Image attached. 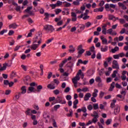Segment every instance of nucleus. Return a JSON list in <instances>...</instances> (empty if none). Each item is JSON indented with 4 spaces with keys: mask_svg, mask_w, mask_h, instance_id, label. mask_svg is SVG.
Instances as JSON below:
<instances>
[{
    "mask_svg": "<svg viewBox=\"0 0 128 128\" xmlns=\"http://www.w3.org/2000/svg\"><path fill=\"white\" fill-rule=\"evenodd\" d=\"M113 58L115 60H118L120 58V56L118 54H115L113 56Z\"/></svg>",
    "mask_w": 128,
    "mask_h": 128,
    "instance_id": "nucleus-49",
    "label": "nucleus"
},
{
    "mask_svg": "<svg viewBox=\"0 0 128 128\" xmlns=\"http://www.w3.org/2000/svg\"><path fill=\"white\" fill-rule=\"evenodd\" d=\"M8 32V30H2L0 32V36H2V34H4L7 32Z\"/></svg>",
    "mask_w": 128,
    "mask_h": 128,
    "instance_id": "nucleus-37",
    "label": "nucleus"
},
{
    "mask_svg": "<svg viewBox=\"0 0 128 128\" xmlns=\"http://www.w3.org/2000/svg\"><path fill=\"white\" fill-rule=\"evenodd\" d=\"M36 36L39 37L38 42H40L42 43V32H38V34Z\"/></svg>",
    "mask_w": 128,
    "mask_h": 128,
    "instance_id": "nucleus-13",
    "label": "nucleus"
},
{
    "mask_svg": "<svg viewBox=\"0 0 128 128\" xmlns=\"http://www.w3.org/2000/svg\"><path fill=\"white\" fill-rule=\"evenodd\" d=\"M44 16H45V18H44V20H48L50 18V14L46 12L44 13Z\"/></svg>",
    "mask_w": 128,
    "mask_h": 128,
    "instance_id": "nucleus-15",
    "label": "nucleus"
},
{
    "mask_svg": "<svg viewBox=\"0 0 128 128\" xmlns=\"http://www.w3.org/2000/svg\"><path fill=\"white\" fill-rule=\"evenodd\" d=\"M62 24H64V22L62 20H60V22H58L57 26H62Z\"/></svg>",
    "mask_w": 128,
    "mask_h": 128,
    "instance_id": "nucleus-56",
    "label": "nucleus"
},
{
    "mask_svg": "<svg viewBox=\"0 0 128 128\" xmlns=\"http://www.w3.org/2000/svg\"><path fill=\"white\" fill-rule=\"evenodd\" d=\"M112 122V119H108L106 122V124L107 126L110 124Z\"/></svg>",
    "mask_w": 128,
    "mask_h": 128,
    "instance_id": "nucleus-32",
    "label": "nucleus"
},
{
    "mask_svg": "<svg viewBox=\"0 0 128 128\" xmlns=\"http://www.w3.org/2000/svg\"><path fill=\"white\" fill-rule=\"evenodd\" d=\"M10 82H8V80H4V84H5V86H8Z\"/></svg>",
    "mask_w": 128,
    "mask_h": 128,
    "instance_id": "nucleus-62",
    "label": "nucleus"
},
{
    "mask_svg": "<svg viewBox=\"0 0 128 128\" xmlns=\"http://www.w3.org/2000/svg\"><path fill=\"white\" fill-rule=\"evenodd\" d=\"M39 37L38 36H36L33 38V44H36V42H38V40Z\"/></svg>",
    "mask_w": 128,
    "mask_h": 128,
    "instance_id": "nucleus-20",
    "label": "nucleus"
},
{
    "mask_svg": "<svg viewBox=\"0 0 128 128\" xmlns=\"http://www.w3.org/2000/svg\"><path fill=\"white\" fill-rule=\"evenodd\" d=\"M120 20V24H124L126 22V20H124V19L123 18H120L119 19Z\"/></svg>",
    "mask_w": 128,
    "mask_h": 128,
    "instance_id": "nucleus-48",
    "label": "nucleus"
},
{
    "mask_svg": "<svg viewBox=\"0 0 128 128\" xmlns=\"http://www.w3.org/2000/svg\"><path fill=\"white\" fill-rule=\"evenodd\" d=\"M59 104H66V100H62V98L60 100V101L59 102Z\"/></svg>",
    "mask_w": 128,
    "mask_h": 128,
    "instance_id": "nucleus-28",
    "label": "nucleus"
},
{
    "mask_svg": "<svg viewBox=\"0 0 128 128\" xmlns=\"http://www.w3.org/2000/svg\"><path fill=\"white\" fill-rule=\"evenodd\" d=\"M112 68L116 70H120V65L116 60H114L112 62Z\"/></svg>",
    "mask_w": 128,
    "mask_h": 128,
    "instance_id": "nucleus-3",
    "label": "nucleus"
},
{
    "mask_svg": "<svg viewBox=\"0 0 128 128\" xmlns=\"http://www.w3.org/2000/svg\"><path fill=\"white\" fill-rule=\"evenodd\" d=\"M120 108L118 105H116V108H114V116H117L120 114Z\"/></svg>",
    "mask_w": 128,
    "mask_h": 128,
    "instance_id": "nucleus-6",
    "label": "nucleus"
},
{
    "mask_svg": "<svg viewBox=\"0 0 128 128\" xmlns=\"http://www.w3.org/2000/svg\"><path fill=\"white\" fill-rule=\"evenodd\" d=\"M52 40H54V38H51L50 39H48L47 42H46V43L47 44H50V42H52Z\"/></svg>",
    "mask_w": 128,
    "mask_h": 128,
    "instance_id": "nucleus-53",
    "label": "nucleus"
},
{
    "mask_svg": "<svg viewBox=\"0 0 128 128\" xmlns=\"http://www.w3.org/2000/svg\"><path fill=\"white\" fill-rule=\"evenodd\" d=\"M71 16L72 17V22H76V20H78V18H76V12H72L71 13Z\"/></svg>",
    "mask_w": 128,
    "mask_h": 128,
    "instance_id": "nucleus-7",
    "label": "nucleus"
},
{
    "mask_svg": "<svg viewBox=\"0 0 128 128\" xmlns=\"http://www.w3.org/2000/svg\"><path fill=\"white\" fill-rule=\"evenodd\" d=\"M102 44H108V40H106V38H104L102 41Z\"/></svg>",
    "mask_w": 128,
    "mask_h": 128,
    "instance_id": "nucleus-38",
    "label": "nucleus"
},
{
    "mask_svg": "<svg viewBox=\"0 0 128 128\" xmlns=\"http://www.w3.org/2000/svg\"><path fill=\"white\" fill-rule=\"evenodd\" d=\"M43 118L44 120H46V118H50V115L46 113H44L43 115Z\"/></svg>",
    "mask_w": 128,
    "mask_h": 128,
    "instance_id": "nucleus-23",
    "label": "nucleus"
},
{
    "mask_svg": "<svg viewBox=\"0 0 128 128\" xmlns=\"http://www.w3.org/2000/svg\"><path fill=\"white\" fill-rule=\"evenodd\" d=\"M28 92H36V90H34V88L33 86H30L28 88Z\"/></svg>",
    "mask_w": 128,
    "mask_h": 128,
    "instance_id": "nucleus-17",
    "label": "nucleus"
},
{
    "mask_svg": "<svg viewBox=\"0 0 128 128\" xmlns=\"http://www.w3.org/2000/svg\"><path fill=\"white\" fill-rule=\"evenodd\" d=\"M82 92H88V88H83L82 89Z\"/></svg>",
    "mask_w": 128,
    "mask_h": 128,
    "instance_id": "nucleus-64",
    "label": "nucleus"
},
{
    "mask_svg": "<svg viewBox=\"0 0 128 128\" xmlns=\"http://www.w3.org/2000/svg\"><path fill=\"white\" fill-rule=\"evenodd\" d=\"M47 88H50V90H54V88H56V86H54V84H48L47 86Z\"/></svg>",
    "mask_w": 128,
    "mask_h": 128,
    "instance_id": "nucleus-12",
    "label": "nucleus"
},
{
    "mask_svg": "<svg viewBox=\"0 0 128 128\" xmlns=\"http://www.w3.org/2000/svg\"><path fill=\"white\" fill-rule=\"evenodd\" d=\"M21 68H22V70H24V72H26L28 70V67L26 66H24V64H22L21 65Z\"/></svg>",
    "mask_w": 128,
    "mask_h": 128,
    "instance_id": "nucleus-33",
    "label": "nucleus"
},
{
    "mask_svg": "<svg viewBox=\"0 0 128 128\" xmlns=\"http://www.w3.org/2000/svg\"><path fill=\"white\" fill-rule=\"evenodd\" d=\"M126 32V28H123L122 30L120 31V34H124Z\"/></svg>",
    "mask_w": 128,
    "mask_h": 128,
    "instance_id": "nucleus-58",
    "label": "nucleus"
},
{
    "mask_svg": "<svg viewBox=\"0 0 128 128\" xmlns=\"http://www.w3.org/2000/svg\"><path fill=\"white\" fill-rule=\"evenodd\" d=\"M21 90L22 94H24L26 92V86H22L21 88Z\"/></svg>",
    "mask_w": 128,
    "mask_h": 128,
    "instance_id": "nucleus-11",
    "label": "nucleus"
},
{
    "mask_svg": "<svg viewBox=\"0 0 128 128\" xmlns=\"http://www.w3.org/2000/svg\"><path fill=\"white\" fill-rule=\"evenodd\" d=\"M96 58L98 60H100L102 58V54H100V53H98L96 54Z\"/></svg>",
    "mask_w": 128,
    "mask_h": 128,
    "instance_id": "nucleus-39",
    "label": "nucleus"
},
{
    "mask_svg": "<svg viewBox=\"0 0 128 128\" xmlns=\"http://www.w3.org/2000/svg\"><path fill=\"white\" fill-rule=\"evenodd\" d=\"M50 6H51V8H52V10L56 8V6H57L56 4H50Z\"/></svg>",
    "mask_w": 128,
    "mask_h": 128,
    "instance_id": "nucleus-46",
    "label": "nucleus"
},
{
    "mask_svg": "<svg viewBox=\"0 0 128 128\" xmlns=\"http://www.w3.org/2000/svg\"><path fill=\"white\" fill-rule=\"evenodd\" d=\"M94 114H92V116H95V117H97V118H98V112L96 111H94Z\"/></svg>",
    "mask_w": 128,
    "mask_h": 128,
    "instance_id": "nucleus-34",
    "label": "nucleus"
},
{
    "mask_svg": "<svg viewBox=\"0 0 128 128\" xmlns=\"http://www.w3.org/2000/svg\"><path fill=\"white\" fill-rule=\"evenodd\" d=\"M80 75L81 76L82 78H84V74L82 72V70H80L76 74V76L72 79V82L73 84H74V88H76L78 86L76 84H78V80H80Z\"/></svg>",
    "mask_w": 128,
    "mask_h": 128,
    "instance_id": "nucleus-1",
    "label": "nucleus"
},
{
    "mask_svg": "<svg viewBox=\"0 0 128 128\" xmlns=\"http://www.w3.org/2000/svg\"><path fill=\"white\" fill-rule=\"evenodd\" d=\"M108 49V46H105L104 48H100L101 52H106Z\"/></svg>",
    "mask_w": 128,
    "mask_h": 128,
    "instance_id": "nucleus-21",
    "label": "nucleus"
},
{
    "mask_svg": "<svg viewBox=\"0 0 128 128\" xmlns=\"http://www.w3.org/2000/svg\"><path fill=\"white\" fill-rule=\"evenodd\" d=\"M8 66V64L5 63L3 64V66L0 68V72H2V70H6V66Z\"/></svg>",
    "mask_w": 128,
    "mask_h": 128,
    "instance_id": "nucleus-10",
    "label": "nucleus"
},
{
    "mask_svg": "<svg viewBox=\"0 0 128 128\" xmlns=\"http://www.w3.org/2000/svg\"><path fill=\"white\" fill-rule=\"evenodd\" d=\"M18 26L16 23L14 22L10 25H9L10 28H14V30L18 28Z\"/></svg>",
    "mask_w": 128,
    "mask_h": 128,
    "instance_id": "nucleus-9",
    "label": "nucleus"
},
{
    "mask_svg": "<svg viewBox=\"0 0 128 128\" xmlns=\"http://www.w3.org/2000/svg\"><path fill=\"white\" fill-rule=\"evenodd\" d=\"M116 74H118V70H114L113 74H112V76L116 78Z\"/></svg>",
    "mask_w": 128,
    "mask_h": 128,
    "instance_id": "nucleus-29",
    "label": "nucleus"
},
{
    "mask_svg": "<svg viewBox=\"0 0 128 128\" xmlns=\"http://www.w3.org/2000/svg\"><path fill=\"white\" fill-rule=\"evenodd\" d=\"M102 34H106V28H102Z\"/></svg>",
    "mask_w": 128,
    "mask_h": 128,
    "instance_id": "nucleus-40",
    "label": "nucleus"
},
{
    "mask_svg": "<svg viewBox=\"0 0 128 128\" xmlns=\"http://www.w3.org/2000/svg\"><path fill=\"white\" fill-rule=\"evenodd\" d=\"M54 94L56 96L60 94V90H54Z\"/></svg>",
    "mask_w": 128,
    "mask_h": 128,
    "instance_id": "nucleus-50",
    "label": "nucleus"
},
{
    "mask_svg": "<svg viewBox=\"0 0 128 128\" xmlns=\"http://www.w3.org/2000/svg\"><path fill=\"white\" fill-rule=\"evenodd\" d=\"M62 96H58L55 100L57 104H59L60 102V100H62Z\"/></svg>",
    "mask_w": 128,
    "mask_h": 128,
    "instance_id": "nucleus-19",
    "label": "nucleus"
},
{
    "mask_svg": "<svg viewBox=\"0 0 128 128\" xmlns=\"http://www.w3.org/2000/svg\"><path fill=\"white\" fill-rule=\"evenodd\" d=\"M98 90L94 89V92L92 93V94L93 98H96V96H98Z\"/></svg>",
    "mask_w": 128,
    "mask_h": 128,
    "instance_id": "nucleus-14",
    "label": "nucleus"
},
{
    "mask_svg": "<svg viewBox=\"0 0 128 128\" xmlns=\"http://www.w3.org/2000/svg\"><path fill=\"white\" fill-rule=\"evenodd\" d=\"M28 22H30V24H33L34 21L32 20V18H29L28 20Z\"/></svg>",
    "mask_w": 128,
    "mask_h": 128,
    "instance_id": "nucleus-57",
    "label": "nucleus"
},
{
    "mask_svg": "<svg viewBox=\"0 0 128 128\" xmlns=\"http://www.w3.org/2000/svg\"><path fill=\"white\" fill-rule=\"evenodd\" d=\"M14 34V31L12 30H10L9 31V32L8 33V34L9 36H12Z\"/></svg>",
    "mask_w": 128,
    "mask_h": 128,
    "instance_id": "nucleus-52",
    "label": "nucleus"
},
{
    "mask_svg": "<svg viewBox=\"0 0 128 128\" xmlns=\"http://www.w3.org/2000/svg\"><path fill=\"white\" fill-rule=\"evenodd\" d=\"M116 88H122V86L118 83L116 84Z\"/></svg>",
    "mask_w": 128,
    "mask_h": 128,
    "instance_id": "nucleus-59",
    "label": "nucleus"
},
{
    "mask_svg": "<svg viewBox=\"0 0 128 128\" xmlns=\"http://www.w3.org/2000/svg\"><path fill=\"white\" fill-rule=\"evenodd\" d=\"M72 58V57L70 56L68 58V59H65L64 60H62V62L59 64V67L63 68L64 64L68 62V60H71Z\"/></svg>",
    "mask_w": 128,
    "mask_h": 128,
    "instance_id": "nucleus-5",
    "label": "nucleus"
},
{
    "mask_svg": "<svg viewBox=\"0 0 128 128\" xmlns=\"http://www.w3.org/2000/svg\"><path fill=\"white\" fill-rule=\"evenodd\" d=\"M80 110L81 112H86V107H82Z\"/></svg>",
    "mask_w": 128,
    "mask_h": 128,
    "instance_id": "nucleus-42",
    "label": "nucleus"
},
{
    "mask_svg": "<svg viewBox=\"0 0 128 128\" xmlns=\"http://www.w3.org/2000/svg\"><path fill=\"white\" fill-rule=\"evenodd\" d=\"M94 110H98V104H94Z\"/></svg>",
    "mask_w": 128,
    "mask_h": 128,
    "instance_id": "nucleus-45",
    "label": "nucleus"
},
{
    "mask_svg": "<svg viewBox=\"0 0 128 128\" xmlns=\"http://www.w3.org/2000/svg\"><path fill=\"white\" fill-rule=\"evenodd\" d=\"M16 76V72H12V74H10V78H14Z\"/></svg>",
    "mask_w": 128,
    "mask_h": 128,
    "instance_id": "nucleus-31",
    "label": "nucleus"
},
{
    "mask_svg": "<svg viewBox=\"0 0 128 128\" xmlns=\"http://www.w3.org/2000/svg\"><path fill=\"white\" fill-rule=\"evenodd\" d=\"M38 44H35L34 43H33V44L30 46L31 50H36V48H38L40 46V44L42 42H40V41H38Z\"/></svg>",
    "mask_w": 128,
    "mask_h": 128,
    "instance_id": "nucleus-4",
    "label": "nucleus"
},
{
    "mask_svg": "<svg viewBox=\"0 0 128 128\" xmlns=\"http://www.w3.org/2000/svg\"><path fill=\"white\" fill-rule=\"evenodd\" d=\"M53 82L54 84H56V86H58V84H60V81H58V79H54Z\"/></svg>",
    "mask_w": 128,
    "mask_h": 128,
    "instance_id": "nucleus-30",
    "label": "nucleus"
},
{
    "mask_svg": "<svg viewBox=\"0 0 128 128\" xmlns=\"http://www.w3.org/2000/svg\"><path fill=\"white\" fill-rule=\"evenodd\" d=\"M37 90H36V92H40L42 90V85H39L36 88Z\"/></svg>",
    "mask_w": 128,
    "mask_h": 128,
    "instance_id": "nucleus-16",
    "label": "nucleus"
},
{
    "mask_svg": "<svg viewBox=\"0 0 128 128\" xmlns=\"http://www.w3.org/2000/svg\"><path fill=\"white\" fill-rule=\"evenodd\" d=\"M60 108V104H57L54 106V110H58V108Z\"/></svg>",
    "mask_w": 128,
    "mask_h": 128,
    "instance_id": "nucleus-35",
    "label": "nucleus"
},
{
    "mask_svg": "<svg viewBox=\"0 0 128 128\" xmlns=\"http://www.w3.org/2000/svg\"><path fill=\"white\" fill-rule=\"evenodd\" d=\"M68 68H72V66H74V64H72V62H69L68 63Z\"/></svg>",
    "mask_w": 128,
    "mask_h": 128,
    "instance_id": "nucleus-24",
    "label": "nucleus"
},
{
    "mask_svg": "<svg viewBox=\"0 0 128 128\" xmlns=\"http://www.w3.org/2000/svg\"><path fill=\"white\" fill-rule=\"evenodd\" d=\"M88 110H92V104H90L88 106Z\"/></svg>",
    "mask_w": 128,
    "mask_h": 128,
    "instance_id": "nucleus-61",
    "label": "nucleus"
},
{
    "mask_svg": "<svg viewBox=\"0 0 128 128\" xmlns=\"http://www.w3.org/2000/svg\"><path fill=\"white\" fill-rule=\"evenodd\" d=\"M90 96H92V94H90V92L86 94L85 95V98H90Z\"/></svg>",
    "mask_w": 128,
    "mask_h": 128,
    "instance_id": "nucleus-47",
    "label": "nucleus"
},
{
    "mask_svg": "<svg viewBox=\"0 0 128 128\" xmlns=\"http://www.w3.org/2000/svg\"><path fill=\"white\" fill-rule=\"evenodd\" d=\"M85 50L84 49H82L81 50H78V56H77V58H80L82 56V54L84 52Z\"/></svg>",
    "mask_w": 128,
    "mask_h": 128,
    "instance_id": "nucleus-8",
    "label": "nucleus"
},
{
    "mask_svg": "<svg viewBox=\"0 0 128 128\" xmlns=\"http://www.w3.org/2000/svg\"><path fill=\"white\" fill-rule=\"evenodd\" d=\"M62 2L60 1H57L56 3V6H62Z\"/></svg>",
    "mask_w": 128,
    "mask_h": 128,
    "instance_id": "nucleus-43",
    "label": "nucleus"
},
{
    "mask_svg": "<svg viewBox=\"0 0 128 128\" xmlns=\"http://www.w3.org/2000/svg\"><path fill=\"white\" fill-rule=\"evenodd\" d=\"M54 100H56V97L53 96L49 98V102H54Z\"/></svg>",
    "mask_w": 128,
    "mask_h": 128,
    "instance_id": "nucleus-41",
    "label": "nucleus"
},
{
    "mask_svg": "<svg viewBox=\"0 0 128 128\" xmlns=\"http://www.w3.org/2000/svg\"><path fill=\"white\" fill-rule=\"evenodd\" d=\"M92 70H88L87 72V74L88 76H92Z\"/></svg>",
    "mask_w": 128,
    "mask_h": 128,
    "instance_id": "nucleus-36",
    "label": "nucleus"
},
{
    "mask_svg": "<svg viewBox=\"0 0 128 128\" xmlns=\"http://www.w3.org/2000/svg\"><path fill=\"white\" fill-rule=\"evenodd\" d=\"M16 12H20V6H18V5L16 6Z\"/></svg>",
    "mask_w": 128,
    "mask_h": 128,
    "instance_id": "nucleus-54",
    "label": "nucleus"
},
{
    "mask_svg": "<svg viewBox=\"0 0 128 128\" xmlns=\"http://www.w3.org/2000/svg\"><path fill=\"white\" fill-rule=\"evenodd\" d=\"M95 80L96 82H102V78H100V76L96 77Z\"/></svg>",
    "mask_w": 128,
    "mask_h": 128,
    "instance_id": "nucleus-22",
    "label": "nucleus"
},
{
    "mask_svg": "<svg viewBox=\"0 0 128 128\" xmlns=\"http://www.w3.org/2000/svg\"><path fill=\"white\" fill-rule=\"evenodd\" d=\"M66 99L67 100H72V96L70 95H67L66 96Z\"/></svg>",
    "mask_w": 128,
    "mask_h": 128,
    "instance_id": "nucleus-55",
    "label": "nucleus"
},
{
    "mask_svg": "<svg viewBox=\"0 0 128 128\" xmlns=\"http://www.w3.org/2000/svg\"><path fill=\"white\" fill-rule=\"evenodd\" d=\"M104 4V1L103 0L100 1V3L99 4V6H102Z\"/></svg>",
    "mask_w": 128,
    "mask_h": 128,
    "instance_id": "nucleus-51",
    "label": "nucleus"
},
{
    "mask_svg": "<svg viewBox=\"0 0 128 128\" xmlns=\"http://www.w3.org/2000/svg\"><path fill=\"white\" fill-rule=\"evenodd\" d=\"M10 92H11L10 90H6V91L5 94H6V96H8V94H10Z\"/></svg>",
    "mask_w": 128,
    "mask_h": 128,
    "instance_id": "nucleus-63",
    "label": "nucleus"
},
{
    "mask_svg": "<svg viewBox=\"0 0 128 128\" xmlns=\"http://www.w3.org/2000/svg\"><path fill=\"white\" fill-rule=\"evenodd\" d=\"M104 92L101 91L99 94V98H104Z\"/></svg>",
    "mask_w": 128,
    "mask_h": 128,
    "instance_id": "nucleus-26",
    "label": "nucleus"
},
{
    "mask_svg": "<svg viewBox=\"0 0 128 128\" xmlns=\"http://www.w3.org/2000/svg\"><path fill=\"white\" fill-rule=\"evenodd\" d=\"M26 114L27 116H30V109L27 110L26 112Z\"/></svg>",
    "mask_w": 128,
    "mask_h": 128,
    "instance_id": "nucleus-44",
    "label": "nucleus"
},
{
    "mask_svg": "<svg viewBox=\"0 0 128 128\" xmlns=\"http://www.w3.org/2000/svg\"><path fill=\"white\" fill-rule=\"evenodd\" d=\"M54 12H56V14H60V12H62V10L57 8V9L55 10Z\"/></svg>",
    "mask_w": 128,
    "mask_h": 128,
    "instance_id": "nucleus-27",
    "label": "nucleus"
},
{
    "mask_svg": "<svg viewBox=\"0 0 128 128\" xmlns=\"http://www.w3.org/2000/svg\"><path fill=\"white\" fill-rule=\"evenodd\" d=\"M30 10H32V6H28L26 10L24 11V12H30Z\"/></svg>",
    "mask_w": 128,
    "mask_h": 128,
    "instance_id": "nucleus-18",
    "label": "nucleus"
},
{
    "mask_svg": "<svg viewBox=\"0 0 128 128\" xmlns=\"http://www.w3.org/2000/svg\"><path fill=\"white\" fill-rule=\"evenodd\" d=\"M94 118L92 120V122L94 123V124H96V122H98V117H96V116H93Z\"/></svg>",
    "mask_w": 128,
    "mask_h": 128,
    "instance_id": "nucleus-25",
    "label": "nucleus"
},
{
    "mask_svg": "<svg viewBox=\"0 0 128 128\" xmlns=\"http://www.w3.org/2000/svg\"><path fill=\"white\" fill-rule=\"evenodd\" d=\"M44 30H46V32H52L54 30V28L52 25H46L44 26Z\"/></svg>",
    "mask_w": 128,
    "mask_h": 128,
    "instance_id": "nucleus-2",
    "label": "nucleus"
},
{
    "mask_svg": "<svg viewBox=\"0 0 128 128\" xmlns=\"http://www.w3.org/2000/svg\"><path fill=\"white\" fill-rule=\"evenodd\" d=\"M90 52H94V46H92L90 48Z\"/></svg>",
    "mask_w": 128,
    "mask_h": 128,
    "instance_id": "nucleus-60",
    "label": "nucleus"
}]
</instances>
